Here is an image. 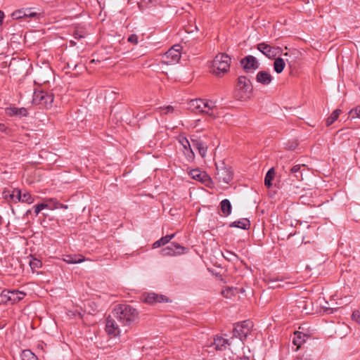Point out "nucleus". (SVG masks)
I'll return each mask as SVG.
<instances>
[{
    "label": "nucleus",
    "mask_w": 360,
    "mask_h": 360,
    "mask_svg": "<svg viewBox=\"0 0 360 360\" xmlns=\"http://www.w3.org/2000/svg\"><path fill=\"white\" fill-rule=\"evenodd\" d=\"M114 317L124 326H129L139 319V312L128 304L117 305L113 310Z\"/></svg>",
    "instance_id": "1"
},
{
    "label": "nucleus",
    "mask_w": 360,
    "mask_h": 360,
    "mask_svg": "<svg viewBox=\"0 0 360 360\" xmlns=\"http://www.w3.org/2000/svg\"><path fill=\"white\" fill-rule=\"evenodd\" d=\"M188 105L191 110L195 112L206 114L212 119H215L218 116L215 103L212 101L200 98L193 99L188 103Z\"/></svg>",
    "instance_id": "2"
},
{
    "label": "nucleus",
    "mask_w": 360,
    "mask_h": 360,
    "mask_svg": "<svg viewBox=\"0 0 360 360\" xmlns=\"http://www.w3.org/2000/svg\"><path fill=\"white\" fill-rule=\"evenodd\" d=\"M231 58L226 53L217 55L211 67V72L216 76L221 77L230 69Z\"/></svg>",
    "instance_id": "3"
},
{
    "label": "nucleus",
    "mask_w": 360,
    "mask_h": 360,
    "mask_svg": "<svg viewBox=\"0 0 360 360\" xmlns=\"http://www.w3.org/2000/svg\"><path fill=\"white\" fill-rule=\"evenodd\" d=\"M32 102L44 108H51L53 103V94L44 91H35L34 92Z\"/></svg>",
    "instance_id": "4"
},
{
    "label": "nucleus",
    "mask_w": 360,
    "mask_h": 360,
    "mask_svg": "<svg viewBox=\"0 0 360 360\" xmlns=\"http://www.w3.org/2000/svg\"><path fill=\"white\" fill-rule=\"evenodd\" d=\"M236 91H238L237 96L240 99H246L249 98L252 91V86L250 80L245 76H239L236 85Z\"/></svg>",
    "instance_id": "5"
},
{
    "label": "nucleus",
    "mask_w": 360,
    "mask_h": 360,
    "mask_svg": "<svg viewBox=\"0 0 360 360\" xmlns=\"http://www.w3.org/2000/svg\"><path fill=\"white\" fill-rule=\"evenodd\" d=\"M182 47L180 44L172 46L162 57V63L165 65H174L181 59Z\"/></svg>",
    "instance_id": "6"
},
{
    "label": "nucleus",
    "mask_w": 360,
    "mask_h": 360,
    "mask_svg": "<svg viewBox=\"0 0 360 360\" xmlns=\"http://www.w3.org/2000/svg\"><path fill=\"white\" fill-rule=\"evenodd\" d=\"M253 327V323L249 320L242 321L237 323L233 329V336L238 338L243 345L244 341L246 340L248 335L251 333Z\"/></svg>",
    "instance_id": "7"
},
{
    "label": "nucleus",
    "mask_w": 360,
    "mask_h": 360,
    "mask_svg": "<svg viewBox=\"0 0 360 360\" xmlns=\"http://www.w3.org/2000/svg\"><path fill=\"white\" fill-rule=\"evenodd\" d=\"M26 293L18 290H4L1 293V302L6 304H14L22 300Z\"/></svg>",
    "instance_id": "8"
},
{
    "label": "nucleus",
    "mask_w": 360,
    "mask_h": 360,
    "mask_svg": "<svg viewBox=\"0 0 360 360\" xmlns=\"http://www.w3.org/2000/svg\"><path fill=\"white\" fill-rule=\"evenodd\" d=\"M233 176L231 167L226 165L217 166L216 178L219 182L229 184L233 179Z\"/></svg>",
    "instance_id": "9"
},
{
    "label": "nucleus",
    "mask_w": 360,
    "mask_h": 360,
    "mask_svg": "<svg viewBox=\"0 0 360 360\" xmlns=\"http://www.w3.org/2000/svg\"><path fill=\"white\" fill-rule=\"evenodd\" d=\"M10 198L14 202L18 201L28 204H31L34 202V199L29 192L25 191L22 193V191L19 189L13 190L12 194L10 195Z\"/></svg>",
    "instance_id": "10"
},
{
    "label": "nucleus",
    "mask_w": 360,
    "mask_h": 360,
    "mask_svg": "<svg viewBox=\"0 0 360 360\" xmlns=\"http://www.w3.org/2000/svg\"><path fill=\"white\" fill-rule=\"evenodd\" d=\"M240 64L246 72H252L259 68L257 58L252 56H248L243 58Z\"/></svg>",
    "instance_id": "11"
},
{
    "label": "nucleus",
    "mask_w": 360,
    "mask_h": 360,
    "mask_svg": "<svg viewBox=\"0 0 360 360\" xmlns=\"http://www.w3.org/2000/svg\"><path fill=\"white\" fill-rule=\"evenodd\" d=\"M189 175L193 179L202 182L207 186H209L212 183L211 178L208 174L205 172L200 171L198 169L191 170Z\"/></svg>",
    "instance_id": "12"
},
{
    "label": "nucleus",
    "mask_w": 360,
    "mask_h": 360,
    "mask_svg": "<svg viewBox=\"0 0 360 360\" xmlns=\"http://www.w3.org/2000/svg\"><path fill=\"white\" fill-rule=\"evenodd\" d=\"M179 142L182 146L184 148V153L188 161L191 162L194 160L195 154L193 151V149L191 148V145L189 142V141L183 136H179Z\"/></svg>",
    "instance_id": "13"
},
{
    "label": "nucleus",
    "mask_w": 360,
    "mask_h": 360,
    "mask_svg": "<svg viewBox=\"0 0 360 360\" xmlns=\"http://www.w3.org/2000/svg\"><path fill=\"white\" fill-rule=\"evenodd\" d=\"M105 330L108 334L116 337L120 334V327L115 321L112 317H108L106 321Z\"/></svg>",
    "instance_id": "14"
},
{
    "label": "nucleus",
    "mask_w": 360,
    "mask_h": 360,
    "mask_svg": "<svg viewBox=\"0 0 360 360\" xmlns=\"http://www.w3.org/2000/svg\"><path fill=\"white\" fill-rule=\"evenodd\" d=\"M143 300L147 304H153L156 303L167 302L168 298L162 295L149 292L144 297Z\"/></svg>",
    "instance_id": "15"
},
{
    "label": "nucleus",
    "mask_w": 360,
    "mask_h": 360,
    "mask_svg": "<svg viewBox=\"0 0 360 360\" xmlns=\"http://www.w3.org/2000/svg\"><path fill=\"white\" fill-rule=\"evenodd\" d=\"M6 114L8 116H15L19 118L27 117L28 115L27 109L25 108L9 107L6 108Z\"/></svg>",
    "instance_id": "16"
},
{
    "label": "nucleus",
    "mask_w": 360,
    "mask_h": 360,
    "mask_svg": "<svg viewBox=\"0 0 360 360\" xmlns=\"http://www.w3.org/2000/svg\"><path fill=\"white\" fill-rule=\"evenodd\" d=\"M257 49L269 58L275 57L277 53L276 48L272 47L264 42L259 44L257 45Z\"/></svg>",
    "instance_id": "17"
},
{
    "label": "nucleus",
    "mask_w": 360,
    "mask_h": 360,
    "mask_svg": "<svg viewBox=\"0 0 360 360\" xmlns=\"http://www.w3.org/2000/svg\"><path fill=\"white\" fill-rule=\"evenodd\" d=\"M184 248L176 243H172L169 246L161 250L160 252L162 256H173L176 254H180L179 250H184Z\"/></svg>",
    "instance_id": "18"
},
{
    "label": "nucleus",
    "mask_w": 360,
    "mask_h": 360,
    "mask_svg": "<svg viewBox=\"0 0 360 360\" xmlns=\"http://www.w3.org/2000/svg\"><path fill=\"white\" fill-rule=\"evenodd\" d=\"M272 79L271 75L267 71H259L256 75V81L263 85H269Z\"/></svg>",
    "instance_id": "19"
},
{
    "label": "nucleus",
    "mask_w": 360,
    "mask_h": 360,
    "mask_svg": "<svg viewBox=\"0 0 360 360\" xmlns=\"http://www.w3.org/2000/svg\"><path fill=\"white\" fill-rule=\"evenodd\" d=\"M307 338H308V335L302 332L295 331L294 333L292 343L294 345L297 347L295 351H297L299 349L302 345L306 341Z\"/></svg>",
    "instance_id": "20"
},
{
    "label": "nucleus",
    "mask_w": 360,
    "mask_h": 360,
    "mask_svg": "<svg viewBox=\"0 0 360 360\" xmlns=\"http://www.w3.org/2000/svg\"><path fill=\"white\" fill-rule=\"evenodd\" d=\"M192 146L198 150L199 154L202 158H205L207 153V147L204 145V143L199 139H192L191 140Z\"/></svg>",
    "instance_id": "21"
},
{
    "label": "nucleus",
    "mask_w": 360,
    "mask_h": 360,
    "mask_svg": "<svg viewBox=\"0 0 360 360\" xmlns=\"http://www.w3.org/2000/svg\"><path fill=\"white\" fill-rule=\"evenodd\" d=\"M305 167L304 165H296L292 167L290 169V174L292 175L297 181H302V167Z\"/></svg>",
    "instance_id": "22"
},
{
    "label": "nucleus",
    "mask_w": 360,
    "mask_h": 360,
    "mask_svg": "<svg viewBox=\"0 0 360 360\" xmlns=\"http://www.w3.org/2000/svg\"><path fill=\"white\" fill-rule=\"evenodd\" d=\"M64 262L68 264H77L85 260L84 257L82 255H65L63 258Z\"/></svg>",
    "instance_id": "23"
},
{
    "label": "nucleus",
    "mask_w": 360,
    "mask_h": 360,
    "mask_svg": "<svg viewBox=\"0 0 360 360\" xmlns=\"http://www.w3.org/2000/svg\"><path fill=\"white\" fill-rule=\"evenodd\" d=\"M231 227H236L242 229L247 230L250 226V222L248 219H241L238 221H235L230 224Z\"/></svg>",
    "instance_id": "24"
},
{
    "label": "nucleus",
    "mask_w": 360,
    "mask_h": 360,
    "mask_svg": "<svg viewBox=\"0 0 360 360\" xmlns=\"http://www.w3.org/2000/svg\"><path fill=\"white\" fill-rule=\"evenodd\" d=\"M213 345L217 350H223L226 348V345H229L228 340L222 337H217L214 340Z\"/></svg>",
    "instance_id": "25"
},
{
    "label": "nucleus",
    "mask_w": 360,
    "mask_h": 360,
    "mask_svg": "<svg viewBox=\"0 0 360 360\" xmlns=\"http://www.w3.org/2000/svg\"><path fill=\"white\" fill-rule=\"evenodd\" d=\"M285 63L281 58H277L274 63V69L276 73H281L284 70Z\"/></svg>",
    "instance_id": "26"
},
{
    "label": "nucleus",
    "mask_w": 360,
    "mask_h": 360,
    "mask_svg": "<svg viewBox=\"0 0 360 360\" xmlns=\"http://www.w3.org/2000/svg\"><path fill=\"white\" fill-rule=\"evenodd\" d=\"M220 205L221 212L225 216H229L231 213V205L228 199L223 200Z\"/></svg>",
    "instance_id": "27"
},
{
    "label": "nucleus",
    "mask_w": 360,
    "mask_h": 360,
    "mask_svg": "<svg viewBox=\"0 0 360 360\" xmlns=\"http://www.w3.org/2000/svg\"><path fill=\"white\" fill-rule=\"evenodd\" d=\"M275 175V170L272 167L271 168L267 173L266 174L265 178H264V185L267 188H270L272 185L271 181L273 180Z\"/></svg>",
    "instance_id": "28"
},
{
    "label": "nucleus",
    "mask_w": 360,
    "mask_h": 360,
    "mask_svg": "<svg viewBox=\"0 0 360 360\" xmlns=\"http://www.w3.org/2000/svg\"><path fill=\"white\" fill-rule=\"evenodd\" d=\"M341 110L340 109L335 110L326 120V125H331L339 117Z\"/></svg>",
    "instance_id": "29"
},
{
    "label": "nucleus",
    "mask_w": 360,
    "mask_h": 360,
    "mask_svg": "<svg viewBox=\"0 0 360 360\" xmlns=\"http://www.w3.org/2000/svg\"><path fill=\"white\" fill-rule=\"evenodd\" d=\"M22 360H37V356L29 349H25L22 352Z\"/></svg>",
    "instance_id": "30"
},
{
    "label": "nucleus",
    "mask_w": 360,
    "mask_h": 360,
    "mask_svg": "<svg viewBox=\"0 0 360 360\" xmlns=\"http://www.w3.org/2000/svg\"><path fill=\"white\" fill-rule=\"evenodd\" d=\"M29 264L32 270H35L37 269L40 268L42 264L41 262L36 258H32V259H30Z\"/></svg>",
    "instance_id": "31"
},
{
    "label": "nucleus",
    "mask_w": 360,
    "mask_h": 360,
    "mask_svg": "<svg viewBox=\"0 0 360 360\" xmlns=\"http://www.w3.org/2000/svg\"><path fill=\"white\" fill-rule=\"evenodd\" d=\"M50 207V205L47 203H41L34 206V213L37 215L42 210Z\"/></svg>",
    "instance_id": "32"
},
{
    "label": "nucleus",
    "mask_w": 360,
    "mask_h": 360,
    "mask_svg": "<svg viewBox=\"0 0 360 360\" xmlns=\"http://www.w3.org/2000/svg\"><path fill=\"white\" fill-rule=\"evenodd\" d=\"M12 17L13 19H20L24 18V11L19 10L13 12L12 13Z\"/></svg>",
    "instance_id": "33"
},
{
    "label": "nucleus",
    "mask_w": 360,
    "mask_h": 360,
    "mask_svg": "<svg viewBox=\"0 0 360 360\" xmlns=\"http://www.w3.org/2000/svg\"><path fill=\"white\" fill-rule=\"evenodd\" d=\"M174 237V234L167 235V236L161 238L160 240V242H162V244L165 245V244L168 243L170 241V240H172Z\"/></svg>",
    "instance_id": "34"
},
{
    "label": "nucleus",
    "mask_w": 360,
    "mask_h": 360,
    "mask_svg": "<svg viewBox=\"0 0 360 360\" xmlns=\"http://www.w3.org/2000/svg\"><path fill=\"white\" fill-rule=\"evenodd\" d=\"M160 109L163 111L164 114H168L174 111V108L172 105H167L164 108H160Z\"/></svg>",
    "instance_id": "35"
},
{
    "label": "nucleus",
    "mask_w": 360,
    "mask_h": 360,
    "mask_svg": "<svg viewBox=\"0 0 360 360\" xmlns=\"http://www.w3.org/2000/svg\"><path fill=\"white\" fill-rule=\"evenodd\" d=\"M128 41L134 44H136L138 43V37L136 34H131L129 37H128Z\"/></svg>",
    "instance_id": "36"
},
{
    "label": "nucleus",
    "mask_w": 360,
    "mask_h": 360,
    "mask_svg": "<svg viewBox=\"0 0 360 360\" xmlns=\"http://www.w3.org/2000/svg\"><path fill=\"white\" fill-rule=\"evenodd\" d=\"M352 318L353 320L356 321V322L359 323L360 319V313L359 311H354L352 314Z\"/></svg>",
    "instance_id": "37"
},
{
    "label": "nucleus",
    "mask_w": 360,
    "mask_h": 360,
    "mask_svg": "<svg viewBox=\"0 0 360 360\" xmlns=\"http://www.w3.org/2000/svg\"><path fill=\"white\" fill-rule=\"evenodd\" d=\"M0 131L9 134L11 132V129L4 124L0 123Z\"/></svg>",
    "instance_id": "38"
},
{
    "label": "nucleus",
    "mask_w": 360,
    "mask_h": 360,
    "mask_svg": "<svg viewBox=\"0 0 360 360\" xmlns=\"http://www.w3.org/2000/svg\"><path fill=\"white\" fill-rule=\"evenodd\" d=\"M294 360H312L309 354H303L296 357Z\"/></svg>",
    "instance_id": "39"
},
{
    "label": "nucleus",
    "mask_w": 360,
    "mask_h": 360,
    "mask_svg": "<svg viewBox=\"0 0 360 360\" xmlns=\"http://www.w3.org/2000/svg\"><path fill=\"white\" fill-rule=\"evenodd\" d=\"M232 290L231 288H227L226 290H222L221 293L225 297H229L230 294H231Z\"/></svg>",
    "instance_id": "40"
},
{
    "label": "nucleus",
    "mask_w": 360,
    "mask_h": 360,
    "mask_svg": "<svg viewBox=\"0 0 360 360\" xmlns=\"http://www.w3.org/2000/svg\"><path fill=\"white\" fill-rule=\"evenodd\" d=\"M94 304L96 306V309H93V307L91 306V311H101V307H102V302L101 301H99L97 303H94Z\"/></svg>",
    "instance_id": "41"
},
{
    "label": "nucleus",
    "mask_w": 360,
    "mask_h": 360,
    "mask_svg": "<svg viewBox=\"0 0 360 360\" xmlns=\"http://www.w3.org/2000/svg\"><path fill=\"white\" fill-rule=\"evenodd\" d=\"M53 208H63V209H67L68 206L63 204L60 203L59 202H55V205Z\"/></svg>",
    "instance_id": "42"
},
{
    "label": "nucleus",
    "mask_w": 360,
    "mask_h": 360,
    "mask_svg": "<svg viewBox=\"0 0 360 360\" xmlns=\"http://www.w3.org/2000/svg\"><path fill=\"white\" fill-rule=\"evenodd\" d=\"M48 202L50 205V207H48L49 209H51V210H53L54 208H53L55 205V202H58L56 199H53V198H51L49 200H48Z\"/></svg>",
    "instance_id": "43"
},
{
    "label": "nucleus",
    "mask_w": 360,
    "mask_h": 360,
    "mask_svg": "<svg viewBox=\"0 0 360 360\" xmlns=\"http://www.w3.org/2000/svg\"><path fill=\"white\" fill-rule=\"evenodd\" d=\"M36 15V13L34 12L28 11L26 13L24 11V18H32Z\"/></svg>",
    "instance_id": "44"
},
{
    "label": "nucleus",
    "mask_w": 360,
    "mask_h": 360,
    "mask_svg": "<svg viewBox=\"0 0 360 360\" xmlns=\"http://www.w3.org/2000/svg\"><path fill=\"white\" fill-rule=\"evenodd\" d=\"M161 245H163V244H162V242H160V240H158L157 241H155L153 246V248H159L160 247Z\"/></svg>",
    "instance_id": "45"
},
{
    "label": "nucleus",
    "mask_w": 360,
    "mask_h": 360,
    "mask_svg": "<svg viewBox=\"0 0 360 360\" xmlns=\"http://www.w3.org/2000/svg\"><path fill=\"white\" fill-rule=\"evenodd\" d=\"M354 112L356 114L357 117H359L360 118V106L359 107H357L355 110H354Z\"/></svg>",
    "instance_id": "46"
},
{
    "label": "nucleus",
    "mask_w": 360,
    "mask_h": 360,
    "mask_svg": "<svg viewBox=\"0 0 360 360\" xmlns=\"http://www.w3.org/2000/svg\"><path fill=\"white\" fill-rule=\"evenodd\" d=\"M4 17V12L0 11V25L2 24Z\"/></svg>",
    "instance_id": "47"
},
{
    "label": "nucleus",
    "mask_w": 360,
    "mask_h": 360,
    "mask_svg": "<svg viewBox=\"0 0 360 360\" xmlns=\"http://www.w3.org/2000/svg\"><path fill=\"white\" fill-rule=\"evenodd\" d=\"M240 360H250L249 357L243 356L240 359Z\"/></svg>",
    "instance_id": "48"
}]
</instances>
